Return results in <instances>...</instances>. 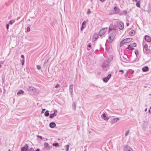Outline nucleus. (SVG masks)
<instances>
[{
	"label": "nucleus",
	"mask_w": 151,
	"mask_h": 151,
	"mask_svg": "<svg viewBox=\"0 0 151 151\" xmlns=\"http://www.w3.org/2000/svg\"><path fill=\"white\" fill-rule=\"evenodd\" d=\"M27 31L29 32L30 31V28L29 27H27Z\"/></svg>",
	"instance_id": "nucleus-45"
},
{
	"label": "nucleus",
	"mask_w": 151,
	"mask_h": 151,
	"mask_svg": "<svg viewBox=\"0 0 151 151\" xmlns=\"http://www.w3.org/2000/svg\"><path fill=\"white\" fill-rule=\"evenodd\" d=\"M115 32H113L111 33V34H110V35H114L115 36Z\"/></svg>",
	"instance_id": "nucleus-49"
},
{
	"label": "nucleus",
	"mask_w": 151,
	"mask_h": 151,
	"mask_svg": "<svg viewBox=\"0 0 151 151\" xmlns=\"http://www.w3.org/2000/svg\"><path fill=\"white\" fill-rule=\"evenodd\" d=\"M143 50L144 53L146 54H150L151 53L150 50L148 48V45L146 44L144 41L142 43Z\"/></svg>",
	"instance_id": "nucleus-2"
},
{
	"label": "nucleus",
	"mask_w": 151,
	"mask_h": 151,
	"mask_svg": "<svg viewBox=\"0 0 151 151\" xmlns=\"http://www.w3.org/2000/svg\"><path fill=\"white\" fill-rule=\"evenodd\" d=\"M24 93V91L22 90H20L18 91V92L17 93V95L23 94Z\"/></svg>",
	"instance_id": "nucleus-22"
},
{
	"label": "nucleus",
	"mask_w": 151,
	"mask_h": 151,
	"mask_svg": "<svg viewBox=\"0 0 151 151\" xmlns=\"http://www.w3.org/2000/svg\"><path fill=\"white\" fill-rule=\"evenodd\" d=\"M149 70V68L147 66H145L142 68V70L144 72H145Z\"/></svg>",
	"instance_id": "nucleus-20"
},
{
	"label": "nucleus",
	"mask_w": 151,
	"mask_h": 151,
	"mask_svg": "<svg viewBox=\"0 0 151 151\" xmlns=\"http://www.w3.org/2000/svg\"><path fill=\"white\" fill-rule=\"evenodd\" d=\"M88 47L89 48L91 47V45L90 44H89L88 45Z\"/></svg>",
	"instance_id": "nucleus-51"
},
{
	"label": "nucleus",
	"mask_w": 151,
	"mask_h": 151,
	"mask_svg": "<svg viewBox=\"0 0 151 151\" xmlns=\"http://www.w3.org/2000/svg\"><path fill=\"white\" fill-rule=\"evenodd\" d=\"M8 151H10V149H9Z\"/></svg>",
	"instance_id": "nucleus-59"
},
{
	"label": "nucleus",
	"mask_w": 151,
	"mask_h": 151,
	"mask_svg": "<svg viewBox=\"0 0 151 151\" xmlns=\"http://www.w3.org/2000/svg\"><path fill=\"white\" fill-rule=\"evenodd\" d=\"M37 69L38 70H39L41 68V67L40 65H37Z\"/></svg>",
	"instance_id": "nucleus-36"
},
{
	"label": "nucleus",
	"mask_w": 151,
	"mask_h": 151,
	"mask_svg": "<svg viewBox=\"0 0 151 151\" xmlns=\"http://www.w3.org/2000/svg\"><path fill=\"white\" fill-rule=\"evenodd\" d=\"M49 60V59H48L47 60H45V62H44V64H45V63H47L48 62Z\"/></svg>",
	"instance_id": "nucleus-43"
},
{
	"label": "nucleus",
	"mask_w": 151,
	"mask_h": 151,
	"mask_svg": "<svg viewBox=\"0 0 151 151\" xmlns=\"http://www.w3.org/2000/svg\"><path fill=\"white\" fill-rule=\"evenodd\" d=\"M127 48L129 50H133V49H134V48H132V46H131V45H128V46L127 47Z\"/></svg>",
	"instance_id": "nucleus-24"
},
{
	"label": "nucleus",
	"mask_w": 151,
	"mask_h": 151,
	"mask_svg": "<svg viewBox=\"0 0 151 151\" xmlns=\"http://www.w3.org/2000/svg\"><path fill=\"white\" fill-rule=\"evenodd\" d=\"M56 126L55 123L54 122H51L50 123L49 126L51 128H54Z\"/></svg>",
	"instance_id": "nucleus-17"
},
{
	"label": "nucleus",
	"mask_w": 151,
	"mask_h": 151,
	"mask_svg": "<svg viewBox=\"0 0 151 151\" xmlns=\"http://www.w3.org/2000/svg\"><path fill=\"white\" fill-rule=\"evenodd\" d=\"M73 84H71L69 86V91L70 92V94L71 95H72L73 94Z\"/></svg>",
	"instance_id": "nucleus-13"
},
{
	"label": "nucleus",
	"mask_w": 151,
	"mask_h": 151,
	"mask_svg": "<svg viewBox=\"0 0 151 151\" xmlns=\"http://www.w3.org/2000/svg\"><path fill=\"white\" fill-rule=\"evenodd\" d=\"M145 40L149 42H151V38L150 37L147 35L145 36Z\"/></svg>",
	"instance_id": "nucleus-11"
},
{
	"label": "nucleus",
	"mask_w": 151,
	"mask_h": 151,
	"mask_svg": "<svg viewBox=\"0 0 151 151\" xmlns=\"http://www.w3.org/2000/svg\"><path fill=\"white\" fill-rule=\"evenodd\" d=\"M126 25L127 26H128L129 25V23H127Z\"/></svg>",
	"instance_id": "nucleus-53"
},
{
	"label": "nucleus",
	"mask_w": 151,
	"mask_h": 151,
	"mask_svg": "<svg viewBox=\"0 0 151 151\" xmlns=\"http://www.w3.org/2000/svg\"><path fill=\"white\" fill-rule=\"evenodd\" d=\"M52 145L55 147H58L59 146V144L58 143H54L52 144Z\"/></svg>",
	"instance_id": "nucleus-29"
},
{
	"label": "nucleus",
	"mask_w": 151,
	"mask_h": 151,
	"mask_svg": "<svg viewBox=\"0 0 151 151\" xmlns=\"http://www.w3.org/2000/svg\"><path fill=\"white\" fill-rule=\"evenodd\" d=\"M24 59H23L22 60V62H21V63H22V65H24Z\"/></svg>",
	"instance_id": "nucleus-40"
},
{
	"label": "nucleus",
	"mask_w": 151,
	"mask_h": 151,
	"mask_svg": "<svg viewBox=\"0 0 151 151\" xmlns=\"http://www.w3.org/2000/svg\"><path fill=\"white\" fill-rule=\"evenodd\" d=\"M1 67V65L0 64V68Z\"/></svg>",
	"instance_id": "nucleus-58"
},
{
	"label": "nucleus",
	"mask_w": 151,
	"mask_h": 151,
	"mask_svg": "<svg viewBox=\"0 0 151 151\" xmlns=\"http://www.w3.org/2000/svg\"><path fill=\"white\" fill-rule=\"evenodd\" d=\"M126 43L124 41V40H122L121 42H120V47H122L123 45L124 44V43Z\"/></svg>",
	"instance_id": "nucleus-26"
},
{
	"label": "nucleus",
	"mask_w": 151,
	"mask_h": 151,
	"mask_svg": "<svg viewBox=\"0 0 151 151\" xmlns=\"http://www.w3.org/2000/svg\"><path fill=\"white\" fill-rule=\"evenodd\" d=\"M44 146L45 148L47 150H49L52 147V146H49L48 143L47 142H45Z\"/></svg>",
	"instance_id": "nucleus-8"
},
{
	"label": "nucleus",
	"mask_w": 151,
	"mask_h": 151,
	"mask_svg": "<svg viewBox=\"0 0 151 151\" xmlns=\"http://www.w3.org/2000/svg\"><path fill=\"white\" fill-rule=\"evenodd\" d=\"M115 29L114 28H111L109 27V32L110 33L111 31L112 30H114Z\"/></svg>",
	"instance_id": "nucleus-37"
},
{
	"label": "nucleus",
	"mask_w": 151,
	"mask_h": 151,
	"mask_svg": "<svg viewBox=\"0 0 151 151\" xmlns=\"http://www.w3.org/2000/svg\"><path fill=\"white\" fill-rule=\"evenodd\" d=\"M101 1L103 2L105 1V0H100Z\"/></svg>",
	"instance_id": "nucleus-54"
},
{
	"label": "nucleus",
	"mask_w": 151,
	"mask_h": 151,
	"mask_svg": "<svg viewBox=\"0 0 151 151\" xmlns=\"http://www.w3.org/2000/svg\"><path fill=\"white\" fill-rule=\"evenodd\" d=\"M45 110V109H42V112H41V113L42 114L43 113H44V111Z\"/></svg>",
	"instance_id": "nucleus-47"
},
{
	"label": "nucleus",
	"mask_w": 151,
	"mask_h": 151,
	"mask_svg": "<svg viewBox=\"0 0 151 151\" xmlns=\"http://www.w3.org/2000/svg\"><path fill=\"white\" fill-rule=\"evenodd\" d=\"M101 117L102 119L105 120H107L109 119V118L106 116V114L105 113L103 114L101 116Z\"/></svg>",
	"instance_id": "nucleus-14"
},
{
	"label": "nucleus",
	"mask_w": 151,
	"mask_h": 151,
	"mask_svg": "<svg viewBox=\"0 0 151 151\" xmlns=\"http://www.w3.org/2000/svg\"><path fill=\"white\" fill-rule=\"evenodd\" d=\"M111 76V75L109 74L106 77L104 78L103 79V81L104 82H107L109 80Z\"/></svg>",
	"instance_id": "nucleus-10"
},
{
	"label": "nucleus",
	"mask_w": 151,
	"mask_h": 151,
	"mask_svg": "<svg viewBox=\"0 0 151 151\" xmlns=\"http://www.w3.org/2000/svg\"><path fill=\"white\" fill-rule=\"evenodd\" d=\"M60 86V85L59 84H58L55 86V88H58Z\"/></svg>",
	"instance_id": "nucleus-46"
},
{
	"label": "nucleus",
	"mask_w": 151,
	"mask_h": 151,
	"mask_svg": "<svg viewBox=\"0 0 151 151\" xmlns=\"http://www.w3.org/2000/svg\"><path fill=\"white\" fill-rule=\"evenodd\" d=\"M27 90L28 91L29 93L31 95H36L37 93V89L34 87L30 86L27 88Z\"/></svg>",
	"instance_id": "nucleus-1"
},
{
	"label": "nucleus",
	"mask_w": 151,
	"mask_h": 151,
	"mask_svg": "<svg viewBox=\"0 0 151 151\" xmlns=\"http://www.w3.org/2000/svg\"><path fill=\"white\" fill-rule=\"evenodd\" d=\"M123 40L125 42L127 43L132 41V39L131 38H127Z\"/></svg>",
	"instance_id": "nucleus-19"
},
{
	"label": "nucleus",
	"mask_w": 151,
	"mask_h": 151,
	"mask_svg": "<svg viewBox=\"0 0 151 151\" xmlns=\"http://www.w3.org/2000/svg\"><path fill=\"white\" fill-rule=\"evenodd\" d=\"M148 112L149 113H151V112H150V109H149V111H148Z\"/></svg>",
	"instance_id": "nucleus-56"
},
{
	"label": "nucleus",
	"mask_w": 151,
	"mask_h": 151,
	"mask_svg": "<svg viewBox=\"0 0 151 151\" xmlns=\"http://www.w3.org/2000/svg\"><path fill=\"white\" fill-rule=\"evenodd\" d=\"M9 24H6V29H9Z\"/></svg>",
	"instance_id": "nucleus-48"
},
{
	"label": "nucleus",
	"mask_w": 151,
	"mask_h": 151,
	"mask_svg": "<svg viewBox=\"0 0 151 151\" xmlns=\"http://www.w3.org/2000/svg\"><path fill=\"white\" fill-rule=\"evenodd\" d=\"M114 10L115 11V13L116 14H119V13L120 12V10L119 8H118L117 7L115 6L114 7Z\"/></svg>",
	"instance_id": "nucleus-16"
},
{
	"label": "nucleus",
	"mask_w": 151,
	"mask_h": 151,
	"mask_svg": "<svg viewBox=\"0 0 151 151\" xmlns=\"http://www.w3.org/2000/svg\"><path fill=\"white\" fill-rule=\"evenodd\" d=\"M123 12L124 14L125 15H126L127 13V11L126 10H124L123 11Z\"/></svg>",
	"instance_id": "nucleus-39"
},
{
	"label": "nucleus",
	"mask_w": 151,
	"mask_h": 151,
	"mask_svg": "<svg viewBox=\"0 0 151 151\" xmlns=\"http://www.w3.org/2000/svg\"><path fill=\"white\" fill-rule=\"evenodd\" d=\"M94 36L95 37V38H96V40L99 37V36H98V35L96 34H95L94 35Z\"/></svg>",
	"instance_id": "nucleus-34"
},
{
	"label": "nucleus",
	"mask_w": 151,
	"mask_h": 151,
	"mask_svg": "<svg viewBox=\"0 0 151 151\" xmlns=\"http://www.w3.org/2000/svg\"><path fill=\"white\" fill-rule=\"evenodd\" d=\"M72 106L73 108V109L74 110H75L76 109V104L75 102H73L72 105Z\"/></svg>",
	"instance_id": "nucleus-23"
},
{
	"label": "nucleus",
	"mask_w": 151,
	"mask_h": 151,
	"mask_svg": "<svg viewBox=\"0 0 151 151\" xmlns=\"http://www.w3.org/2000/svg\"><path fill=\"white\" fill-rule=\"evenodd\" d=\"M15 22L14 20H12L9 22V24H12Z\"/></svg>",
	"instance_id": "nucleus-31"
},
{
	"label": "nucleus",
	"mask_w": 151,
	"mask_h": 151,
	"mask_svg": "<svg viewBox=\"0 0 151 151\" xmlns=\"http://www.w3.org/2000/svg\"><path fill=\"white\" fill-rule=\"evenodd\" d=\"M119 72H122L121 73V74H123L124 73V71L123 70H119Z\"/></svg>",
	"instance_id": "nucleus-42"
},
{
	"label": "nucleus",
	"mask_w": 151,
	"mask_h": 151,
	"mask_svg": "<svg viewBox=\"0 0 151 151\" xmlns=\"http://www.w3.org/2000/svg\"><path fill=\"white\" fill-rule=\"evenodd\" d=\"M107 27L101 29L99 31V35L100 37L103 36L107 31Z\"/></svg>",
	"instance_id": "nucleus-3"
},
{
	"label": "nucleus",
	"mask_w": 151,
	"mask_h": 151,
	"mask_svg": "<svg viewBox=\"0 0 151 151\" xmlns=\"http://www.w3.org/2000/svg\"><path fill=\"white\" fill-rule=\"evenodd\" d=\"M129 133V130H127L126 132L125 133V136H127L128 135Z\"/></svg>",
	"instance_id": "nucleus-35"
},
{
	"label": "nucleus",
	"mask_w": 151,
	"mask_h": 151,
	"mask_svg": "<svg viewBox=\"0 0 151 151\" xmlns=\"http://www.w3.org/2000/svg\"><path fill=\"white\" fill-rule=\"evenodd\" d=\"M57 110H54V113L52 114H50L49 116V117L50 118H52L54 116H56L57 115Z\"/></svg>",
	"instance_id": "nucleus-9"
},
{
	"label": "nucleus",
	"mask_w": 151,
	"mask_h": 151,
	"mask_svg": "<svg viewBox=\"0 0 151 151\" xmlns=\"http://www.w3.org/2000/svg\"><path fill=\"white\" fill-rule=\"evenodd\" d=\"M128 58V57L127 55H125L124 56L122 57V61L123 62H127L128 60L127 59Z\"/></svg>",
	"instance_id": "nucleus-15"
},
{
	"label": "nucleus",
	"mask_w": 151,
	"mask_h": 151,
	"mask_svg": "<svg viewBox=\"0 0 151 151\" xmlns=\"http://www.w3.org/2000/svg\"><path fill=\"white\" fill-rule=\"evenodd\" d=\"M29 151H35L34 149L33 148H30V149L29 150Z\"/></svg>",
	"instance_id": "nucleus-41"
},
{
	"label": "nucleus",
	"mask_w": 151,
	"mask_h": 151,
	"mask_svg": "<svg viewBox=\"0 0 151 151\" xmlns=\"http://www.w3.org/2000/svg\"><path fill=\"white\" fill-rule=\"evenodd\" d=\"M109 63L108 60H104L102 65V68H104L107 67Z\"/></svg>",
	"instance_id": "nucleus-6"
},
{
	"label": "nucleus",
	"mask_w": 151,
	"mask_h": 151,
	"mask_svg": "<svg viewBox=\"0 0 151 151\" xmlns=\"http://www.w3.org/2000/svg\"><path fill=\"white\" fill-rule=\"evenodd\" d=\"M91 13V12L90 10V9H88V11L87 12V13L88 14H90Z\"/></svg>",
	"instance_id": "nucleus-44"
},
{
	"label": "nucleus",
	"mask_w": 151,
	"mask_h": 151,
	"mask_svg": "<svg viewBox=\"0 0 151 151\" xmlns=\"http://www.w3.org/2000/svg\"><path fill=\"white\" fill-rule=\"evenodd\" d=\"M21 57L23 59H24V56L23 55H21Z\"/></svg>",
	"instance_id": "nucleus-50"
},
{
	"label": "nucleus",
	"mask_w": 151,
	"mask_h": 151,
	"mask_svg": "<svg viewBox=\"0 0 151 151\" xmlns=\"http://www.w3.org/2000/svg\"><path fill=\"white\" fill-rule=\"evenodd\" d=\"M28 146L27 144H25L24 147H22L21 149V151H27Z\"/></svg>",
	"instance_id": "nucleus-12"
},
{
	"label": "nucleus",
	"mask_w": 151,
	"mask_h": 151,
	"mask_svg": "<svg viewBox=\"0 0 151 151\" xmlns=\"http://www.w3.org/2000/svg\"><path fill=\"white\" fill-rule=\"evenodd\" d=\"M124 151H133L131 148L128 145H125L124 148Z\"/></svg>",
	"instance_id": "nucleus-7"
},
{
	"label": "nucleus",
	"mask_w": 151,
	"mask_h": 151,
	"mask_svg": "<svg viewBox=\"0 0 151 151\" xmlns=\"http://www.w3.org/2000/svg\"><path fill=\"white\" fill-rule=\"evenodd\" d=\"M49 111L47 110L46 111L45 113V116H49Z\"/></svg>",
	"instance_id": "nucleus-27"
},
{
	"label": "nucleus",
	"mask_w": 151,
	"mask_h": 151,
	"mask_svg": "<svg viewBox=\"0 0 151 151\" xmlns=\"http://www.w3.org/2000/svg\"><path fill=\"white\" fill-rule=\"evenodd\" d=\"M114 37L115 36L114 35H109L108 39L107 40V42L109 43H111Z\"/></svg>",
	"instance_id": "nucleus-5"
},
{
	"label": "nucleus",
	"mask_w": 151,
	"mask_h": 151,
	"mask_svg": "<svg viewBox=\"0 0 151 151\" xmlns=\"http://www.w3.org/2000/svg\"><path fill=\"white\" fill-rule=\"evenodd\" d=\"M130 45L132 47H134L136 46V45L135 43H133Z\"/></svg>",
	"instance_id": "nucleus-32"
},
{
	"label": "nucleus",
	"mask_w": 151,
	"mask_h": 151,
	"mask_svg": "<svg viewBox=\"0 0 151 151\" xmlns=\"http://www.w3.org/2000/svg\"><path fill=\"white\" fill-rule=\"evenodd\" d=\"M117 25L119 29L121 30L123 29L124 27V25L123 23L121 22H117Z\"/></svg>",
	"instance_id": "nucleus-4"
},
{
	"label": "nucleus",
	"mask_w": 151,
	"mask_h": 151,
	"mask_svg": "<svg viewBox=\"0 0 151 151\" xmlns=\"http://www.w3.org/2000/svg\"><path fill=\"white\" fill-rule=\"evenodd\" d=\"M136 6L138 7H140V1H138L136 3Z\"/></svg>",
	"instance_id": "nucleus-28"
},
{
	"label": "nucleus",
	"mask_w": 151,
	"mask_h": 151,
	"mask_svg": "<svg viewBox=\"0 0 151 151\" xmlns=\"http://www.w3.org/2000/svg\"><path fill=\"white\" fill-rule=\"evenodd\" d=\"M134 53L136 55V56L137 57L139 55V52L138 51L136 50L134 52Z\"/></svg>",
	"instance_id": "nucleus-33"
},
{
	"label": "nucleus",
	"mask_w": 151,
	"mask_h": 151,
	"mask_svg": "<svg viewBox=\"0 0 151 151\" xmlns=\"http://www.w3.org/2000/svg\"><path fill=\"white\" fill-rule=\"evenodd\" d=\"M135 33V31L134 30H132L130 32H129V34L130 35H134Z\"/></svg>",
	"instance_id": "nucleus-25"
},
{
	"label": "nucleus",
	"mask_w": 151,
	"mask_h": 151,
	"mask_svg": "<svg viewBox=\"0 0 151 151\" xmlns=\"http://www.w3.org/2000/svg\"><path fill=\"white\" fill-rule=\"evenodd\" d=\"M119 118H114L112 119L111 120V122L112 123H114L116 122L118 120H119Z\"/></svg>",
	"instance_id": "nucleus-21"
},
{
	"label": "nucleus",
	"mask_w": 151,
	"mask_h": 151,
	"mask_svg": "<svg viewBox=\"0 0 151 151\" xmlns=\"http://www.w3.org/2000/svg\"><path fill=\"white\" fill-rule=\"evenodd\" d=\"M37 137L40 138L41 139H42V136L39 135H37Z\"/></svg>",
	"instance_id": "nucleus-38"
},
{
	"label": "nucleus",
	"mask_w": 151,
	"mask_h": 151,
	"mask_svg": "<svg viewBox=\"0 0 151 151\" xmlns=\"http://www.w3.org/2000/svg\"><path fill=\"white\" fill-rule=\"evenodd\" d=\"M150 109H151V106H150Z\"/></svg>",
	"instance_id": "nucleus-60"
},
{
	"label": "nucleus",
	"mask_w": 151,
	"mask_h": 151,
	"mask_svg": "<svg viewBox=\"0 0 151 151\" xmlns=\"http://www.w3.org/2000/svg\"><path fill=\"white\" fill-rule=\"evenodd\" d=\"M147 109H146L145 110V111H147Z\"/></svg>",
	"instance_id": "nucleus-57"
},
{
	"label": "nucleus",
	"mask_w": 151,
	"mask_h": 151,
	"mask_svg": "<svg viewBox=\"0 0 151 151\" xmlns=\"http://www.w3.org/2000/svg\"><path fill=\"white\" fill-rule=\"evenodd\" d=\"M119 14V15H122L123 14H122V13H121Z\"/></svg>",
	"instance_id": "nucleus-55"
},
{
	"label": "nucleus",
	"mask_w": 151,
	"mask_h": 151,
	"mask_svg": "<svg viewBox=\"0 0 151 151\" xmlns=\"http://www.w3.org/2000/svg\"><path fill=\"white\" fill-rule=\"evenodd\" d=\"M86 22L85 21H83L82 24V26L81 28V30H83L86 27Z\"/></svg>",
	"instance_id": "nucleus-18"
},
{
	"label": "nucleus",
	"mask_w": 151,
	"mask_h": 151,
	"mask_svg": "<svg viewBox=\"0 0 151 151\" xmlns=\"http://www.w3.org/2000/svg\"><path fill=\"white\" fill-rule=\"evenodd\" d=\"M69 146L68 145H66L65 146L66 151H68L69 150Z\"/></svg>",
	"instance_id": "nucleus-30"
},
{
	"label": "nucleus",
	"mask_w": 151,
	"mask_h": 151,
	"mask_svg": "<svg viewBox=\"0 0 151 151\" xmlns=\"http://www.w3.org/2000/svg\"><path fill=\"white\" fill-rule=\"evenodd\" d=\"M36 151H40V150L38 148L37 149V150H36Z\"/></svg>",
	"instance_id": "nucleus-52"
}]
</instances>
